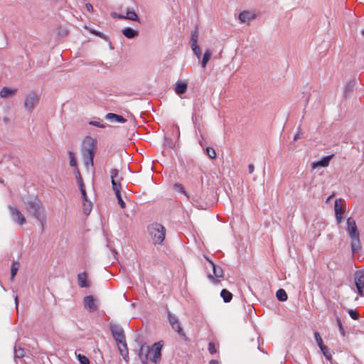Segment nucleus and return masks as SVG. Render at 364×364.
I'll return each instance as SVG.
<instances>
[{"instance_id":"obj_1","label":"nucleus","mask_w":364,"mask_h":364,"mask_svg":"<svg viewBox=\"0 0 364 364\" xmlns=\"http://www.w3.org/2000/svg\"><path fill=\"white\" fill-rule=\"evenodd\" d=\"M163 344L161 342L155 343L152 346L144 344L141 346L139 357L143 363H146L149 360L154 363H159L161 358V348Z\"/></svg>"},{"instance_id":"obj_2","label":"nucleus","mask_w":364,"mask_h":364,"mask_svg":"<svg viewBox=\"0 0 364 364\" xmlns=\"http://www.w3.org/2000/svg\"><path fill=\"white\" fill-rule=\"evenodd\" d=\"M110 330L112 336L117 343L118 348L121 355L127 360L128 358V348L126 343L124 331L121 326L115 323H110Z\"/></svg>"},{"instance_id":"obj_3","label":"nucleus","mask_w":364,"mask_h":364,"mask_svg":"<svg viewBox=\"0 0 364 364\" xmlns=\"http://www.w3.org/2000/svg\"><path fill=\"white\" fill-rule=\"evenodd\" d=\"M346 231L350 238L352 252L353 254L358 252L361 249L360 234L358 230L355 221L352 218H348L347 220Z\"/></svg>"},{"instance_id":"obj_4","label":"nucleus","mask_w":364,"mask_h":364,"mask_svg":"<svg viewBox=\"0 0 364 364\" xmlns=\"http://www.w3.org/2000/svg\"><path fill=\"white\" fill-rule=\"evenodd\" d=\"M26 210L42 224L46 220L45 210L41 201L38 198H34L26 203Z\"/></svg>"},{"instance_id":"obj_5","label":"nucleus","mask_w":364,"mask_h":364,"mask_svg":"<svg viewBox=\"0 0 364 364\" xmlns=\"http://www.w3.org/2000/svg\"><path fill=\"white\" fill-rule=\"evenodd\" d=\"M96 140L92 137H87L84 141V157L85 165L87 166L89 164L93 166V159L96 151Z\"/></svg>"},{"instance_id":"obj_6","label":"nucleus","mask_w":364,"mask_h":364,"mask_svg":"<svg viewBox=\"0 0 364 364\" xmlns=\"http://www.w3.org/2000/svg\"><path fill=\"white\" fill-rule=\"evenodd\" d=\"M149 233L155 245L161 244L166 235V230L164 227L159 223H153L148 227Z\"/></svg>"},{"instance_id":"obj_7","label":"nucleus","mask_w":364,"mask_h":364,"mask_svg":"<svg viewBox=\"0 0 364 364\" xmlns=\"http://www.w3.org/2000/svg\"><path fill=\"white\" fill-rule=\"evenodd\" d=\"M40 100V96L35 92H28L24 100V107L28 112H32L38 105Z\"/></svg>"},{"instance_id":"obj_8","label":"nucleus","mask_w":364,"mask_h":364,"mask_svg":"<svg viewBox=\"0 0 364 364\" xmlns=\"http://www.w3.org/2000/svg\"><path fill=\"white\" fill-rule=\"evenodd\" d=\"M205 258L208 262L210 267L213 269V274H209L208 276V278L214 283L218 282L220 279L223 278L224 276L223 269L220 266L215 265L208 257H205Z\"/></svg>"},{"instance_id":"obj_9","label":"nucleus","mask_w":364,"mask_h":364,"mask_svg":"<svg viewBox=\"0 0 364 364\" xmlns=\"http://www.w3.org/2000/svg\"><path fill=\"white\" fill-rule=\"evenodd\" d=\"M354 282L360 296H363L364 289V270L356 271L354 274Z\"/></svg>"},{"instance_id":"obj_10","label":"nucleus","mask_w":364,"mask_h":364,"mask_svg":"<svg viewBox=\"0 0 364 364\" xmlns=\"http://www.w3.org/2000/svg\"><path fill=\"white\" fill-rule=\"evenodd\" d=\"M9 209L11 219L14 223L20 225H24L26 223L25 217L18 208L10 205L9 206Z\"/></svg>"},{"instance_id":"obj_11","label":"nucleus","mask_w":364,"mask_h":364,"mask_svg":"<svg viewBox=\"0 0 364 364\" xmlns=\"http://www.w3.org/2000/svg\"><path fill=\"white\" fill-rule=\"evenodd\" d=\"M110 176L112 189L121 188V181L122 178L119 175V171L116 168L111 169Z\"/></svg>"},{"instance_id":"obj_12","label":"nucleus","mask_w":364,"mask_h":364,"mask_svg":"<svg viewBox=\"0 0 364 364\" xmlns=\"http://www.w3.org/2000/svg\"><path fill=\"white\" fill-rule=\"evenodd\" d=\"M84 306L89 311L94 312L97 310V304L92 296H87L83 300Z\"/></svg>"},{"instance_id":"obj_13","label":"nucleus","mask_w":364,"mask_h":364,"mask_svg":"<svg viewBox=\"0 0 364 364\" xmlns=\"http://www.w3.org/2000/svg\"><path fill=\"white\" fill-rule=\"evenodd\" d=\"M342 200H336L335 202V214L338 223H341L343 219V206H342Z\"/></svg>"},{"instance_id":"obj_14","label":"nucleus","mask_w":364,"mask_h":364,"mask_svg":"<svg viewBox=\"0 0 364 364\" xmlns=\"http://www.w3.org/2000/svg\"><path fill=\"white\" fill-rule=\"evenodd\" d=\"M255 18V14L249 11H244L239 14V20L242 23H249L251 21Z\"/></svg>"},{"instance_id":"obj_15","label":"nucleus","mask_w":364,"mask_h":364,"mask_svg":"<svg viewBox=\"0 0 364 364\" xmlns=\"http://www.w3.org/2000/svg\"><path fill=\"white\" fill-rule=\"evenodd\" d=\"M333 155L331 154V155L323 157L321 160H320L318 161L313 162L311 164L312 168L314 169L318 166H321V167L328 166L329 164V162H330L331 159L333 158Z\"/></svg>"},{"instance_id":"obj_16","label":"nucleus","mask_w":364,"mask_h":364,"mask_svg":"<svg viewBox=\"0 0 364 364\" xmlns=\"http://www.w3.org/2000/svg\"><path fill=\"white\" fill-rule=\"evenodd\" d=\"M188 82L186 81H178L176 85L175 91L178 95H182L187 90Z\"/></svg>"},{"instance_id":"obj_17","label":"nucleus","mask_w":364,"mask_h":364,"mask_svg":"<svg viewBox=\"0 0 364 364\" xmlns=\"http://www.w3.org/2000/svg\"><path fill=\"white\" fill-rule=\"evenodd\" d=\"M17 92V89H12L7 87H4L0 90V97L3 98L11 97L15 95Z\"/></svg>"},{"instance_id":"obj_18","label":"nucleus","mask_w":364,"mask_h":364,"mask_svg":"<svg viewBox=\"0 0 364 364\" xmlns=\"http://www.w3.org/2000/svg\"><path fill=\"white\" fill-rule=\"evenodd\" d=\"M78 284L80 287L86 288L89 287V282L87 279V274L85 272L80 273L77 275Z\"/></svg>"},{"instance_id":"obj_19","label":"nucleus","mask_w":364,"mask_h":364,"mask_svg":"<svg viewBox=\"0 0 364 364\" xmlns=\"http://www.w3.org/2000/svg\"><path fill=\"white\" fill-rule=\"evenodd\" d=\"M106 119L111 122H116L119 123H124L126 122V119L122 116L114 113H108L106 115Z\"/></svg>"},{"instance_id":"obj_20","label":"nucleus","mask_w":364,"mask_h":364,"mask_svg":"<svg viewBox=\"0 0 364 364\" xmlns=\"http://www.w3.org/2000/svg\"><path fill=\"white\" fill-rule=\"evenodd\" d=\"M122 33L128 38H133L138 36V31L129 27L125 28Z\"/></svg>"},{"instance_id":"obj_21","label":"nucleus","mask_w":364,"mask_h":364,"mask_svg":"<svg viewBox=\"0 0 364 364\" xmlns=\"http://www.w3.org/2000/svg\"><path fill=\"white\" fill-rule=\"evenodd\" d=\"M198 31L196 28L194 31H191V37L190 41L191 47H196L198 46Z\"/></svg>"},{"instance_id":"obj_22","label":"nucleus","mask_w":364,"mask_h":364,"mask_svg":"<svg viewBox=\"0 0 364 364\" xmlns=\"http://www.w3.org/2000/svg\"><path fill=\"white\" fill-rule=\"evenodd\" d=\"M220 296L225 303L230 302L232 299V293L225 289L221 291Z\"/></svg>"},{"instance_id":"obj_23","label":"nucleus","mask_w":364,"mask_h":364,"mask_svg":"<svg viewBox=\"0 0 364 364\" xmlns=\"http://www.w3.org/2000/svg\"><path fill=\"white\" fill-rule=\"evenodd\" d=\"M211 55H212L211 51L209 49L206 50L203 55L202 61H201L202 68H205L206 67V65H207L208 62L210 60Z\"/></svg>"},{"instance_id":"obj_24","label":"nucleus","mask_w":364,"mask_h":364,"mask_svg":"<svg viewBox=\"0 0 364 364\" xmlns=\"http://www.w3.org/2000/svg\"><path fill=\"white\" fill-rule=\"evenodd\" d=\"M80 192H81V194H82V198L83 200L85 202L84 203L85 210H88L89 211H90V210H91V203H89L88 204H87V193H86L85 188H81Z\"/></svg>"},{"instance_id":"obj_25","label":"nucleus","mask_w":364,"mask_h":364,"mask_svg":"<svg viewBox=\"0 0 364 364\" xmlns=\"http://www.w3.org/2000/svg\"><path fill=\"white\" fill-rule=\"evenodd\" d=\"M120 189L121 188H117V189H113V191L116 195L119 205H120V207L122 208H124L126 205H125L124 201L122 200V196L120 193Z\"/></svg>"},{"instance_id":"obj_26","label":"nucleus","mask_w":364,"mask_h":364,"mask_svg":"<svg viewBox=\"0 0 364 364\" xmlns=\"http://www.w3.org/2000/svg\"><path fill=\"white\" fill-rule=\"evenodd\" d=\"M277 298L281 301H285L287 300V294L283 289H279L276 293Z\"/></svg>"},{"instance_id":"obj_27","label":"nucleus","mask_w":364,"mask_h":364,"mask_svg":"<svg viewBox=\"0 0 364 364\" xmlns=\"http://www.w3.org/2000/svg\"><path fill=\"white\" fill-rule=\"evenodd\" d=\"M126 19H129L131 21H138L139 18L136 12L134 11H131L129 9H127V14L125 16Z\"/></svg>"},{"instance_id":"obj_28","label":"nucleus","mask_w":364,"mask_h":364,"mask_svg":"<svg viewBox=\"0 0 364 364\" xmlns=\"http://www.w3.org/2000/svg\"><path fill=\"white\" fill-rule=\"evenodd\" d=\"M172 328L176 331L181 336H185L183 328L181 326L179 321L171 325Z\"/></svg>"},{"instance_id":"obj_29","label":"nucleus","mask_w":364,"mask_h":364,"mask_svg":"<svg viewBox=\"0 0 364 364\" xmlns=\"http://www.w3.org/2000/svg\"><path fill=\"white\" fill-rule=\"evenodd\" d=\"M15 358H21L24 356V350L20 347L15 346L14 348Z\"/></svg>"},{"instance_id":"obj_30","label":"nucleus","mask_w":364,"mask_h":364,"mask_svg":"<svg viewBox=\"0 0 364 364\" xmlns=\"http://www.w3.org/2000/svg\"><path fill=\"white\" fill-rule=\"evenodd\" d=\"M69 159H70V165L72 167L77 168V160L75 159V154L72 151L68 152Z\"/></svg>"},{"instance_id":"obj_31","label":"nucleus","mask_w":364,"mask_h":364,"mask_svg":"<svg viewBox=\"0 0 364 364\" xmlns=\"http://www.w3.org/2000/svg\"><path fill=\"white\" fill-rule=\"evenodd\" d=\"M320 349L326 359H331L332 355L327 346L323 345Z\"/></svg>"},{"instance_id":"obj_32","label":"nucleus","mask_w":364,"mask_h":364,"mask_svg":"<svg viewBox=\"0 0 364 364\" xmlns=\"http://www.w3.org/2000/svg\"><path fill=\"white\" fill-rule=\"evenodd\" d=\"M18 269V262H13L11 265V278L14 279V277L16 275V273Z\"/></svg>"},{"instance_id":"obj_33","label":"nucleus","mask_w":364,"mask_h":364,"mask_svg":"<svg viewBox=\"0 0 364 364\" xmlns=\"http://www.w3.org/2000/svg\"><path fill=\"white\" fill-rule=\"evenodd\" d=\"M314 338L319 348H321L323 346L322 338L318 332L316 331L314 333Z\"/></svg>"},{"instance_id":"obj_34","label":"nucleus","mask_w":364,"mask_h":364,"mask_svg":"<svg viewBox=\"0 0 364 364\" xmlns=\"http://www.w3.org/2000/svg\"><path fill=\"white\" fill-rule=\"evenodd\" d=\"M206 154L210 159H215L216 156V153L214 149L211 147L206 148Z\"/></svg>"},{"instance_id":"obj_35","label":"nucleus","mask_w":364,"mask_h":364,"mask_svg":"<svg viewBox=\"0 0 364 364\" xmlns=\"http://www.w3.org/2000/svg\"><path fill=\"white\" fill-rule=\"evenodd\" d=\"M77 183H78V185H79V188H80V190H81V188H85V186H84V183H83V181H82V178L80 176V171L77 168Z\"/></svg>"},{"instance_id":"obj_36","label":"nucleus","mask_w":364,"mask_h":364,"mask_svg":"<svg viewBox=\"0 0 364 364\" xmlns=\"http://www.w3.org/2000/svg\"><path fill=\"white\" fill-rule=\"evenodd\" d=\"M191 49L193 50V53L195 54V55L198 58L200 59V56H201V50L199 48L198 46H196V47H191Z\"/></svg>"},{"instance_id":"obj_37","label":"nucleus","mask_w":364,"mask_h":364,"mask_svg":"<svg viewBox=\"0 0 364 364\" xmlns=\"http://www.w3.org/2000/svg\"><path fill=\"white\" fill-rule=\"evenodd\" d=\"M174 188H175L176 191L186 195V191H185V189H184V188H183L182 184H181V183H175Z\"/></svg>"},{"instance_id":"obj_38","label":"nucleus","mask_w":364,"mask_h":364,"mask_svg":"<svg viewBox=\"0 0 364 364\" xmlns=\"http://www.w3.org/2000/svg\"><path fill=\"white\" fill-rule=\"evenodd\" d=\"M77 357L81 364H90V361L86 356L79 354Z\"/></svg>"},{"instance_id":"obj_39","label":"nucleus","mask_w":364,"mask_h":364,"mask_svg":"<svg viewBox=\"0 0 364 364\" xmlns=\"http://www.w3.org/2000/svg\"><path fill=\"white\" fill-rule=\"evenodd\" d=\"M168 321H169V323H170V324L171 326L174 323L178 322V318L175 315L169 313L168 314Z\"/></svg>"},{"instance_id":"obj_40","label":"nucleus","mask_w":364,"mask_h":364,"mask_svg":"<svg viewBox=\"0 0 364 364\" xmlns=\"http://www.w3.org/2000/svg\"><path fill=\"white\" fill-rule=\"evenodd\" d=\"M208 351L210 354L216 353L217 349L215 344L213 342H210L208 344Z\"/></svg>"},{"instance_id":"obj_41","label":"nucleus","mask_w":364,"mask_h":364,"mask_svg":"<svg viewBox=\"0 0 364 364\" xmlns=\"http://www.w3.org/2000/svg\"><path fill=\"white\" fill-rule=\"evenodd\" d=\"M337 323H338V326L339 331H340L341 334L342 335V336H345L346 332H345L344 328L343 327V325H342L341 321L339 318H337Z\"/></svg>"},{"instance_id":"obj_42","label":"nucleus","mask_w":364,"mask_h":364,"mask_svg":"<svg viewBox=\"0 0 364 364\" xmlns=\"http://www.w3.org/2000/svg\"><path fill=\"white\" fill-rule=\"evenodd\" d=\"M90 124L95 126V127H100V128H104L105 127L104 124L102 122H100V121H91L90 122Z\"/></svg>"},{"instance_id":"obj_43","label":"nucleus","mask_w":364,"mask_h":364,"mask_svg":"<svg viewBox=\"0 0 364 364\" xmlns=\"http://www.w3.org/2000/svg\"><path fill=\"white\" fill-rule=\"evenodd\" d=\"M349 315H350V316L353 319H354V320L358 319V317H359L358 314L356 311H353V310H350V311H349Z\"/></svg>"},{"instance_id":"obj_44","label":"nucleus","mask_w":364,"mask_h":364,"mask_svg":"<svg viewBox=\"0 0 364 364\" xmlns=\"http://www.w3.org/2000/svg\"><path fill=\"white\" fill-rule=\"evenodd\" d=\"M85 8H86V10H87L88 12H90V13H91V12H92V11H93V6H92V5L91 4H90V3H87V4H85Z\"/></svg>"},{"instance_id":"obj_45","label":"nucleus","mask_w":364,"mask_h":364,"mask_svg":"<svg viewBox=\"0 0 364 364\" xmlns=\"http://www.w3.org/2000/svg\"><path fill=\"white\" fill-rule=\"evenodd\" d=\"M112 16H114L115 18H120V19H126L125 16L122 15V14H117L116 13L112 14Z\"/></svg>"},{"instance_id":"obj_46","label":"nucleus","mask_w":364,"mask_h":364,"mask_svg":"<svg viewBox=\"0 0 364 364\" xmlns=\"http://www.w3.org/2000/svg\"><path fill=\"white\" fill-rule=\"evenodd\" d=\"M248 170H249V172H250V173H252L254 171V170H255L254 165H253V164H250V165L248 166Z\"/></svg>"},{"instance_id":"obj_47","label":"nucleus","mask_w":364,"mask_h":364,"mask_svg":"<svg viewBox=\"0 0 364 364\" xmlns=\"http://www.w3.org/2000/svg\"><path fill=\"white\" fill-rule=\"evenodd\" d=\"M210 364H220V363L218 360H211L210 361Z\"/></svg>"},{"instance_id":"obj_48","label":"nucleus","mask_w":364,"mask_h":364,"mask_svg":"<svg viewBox=\"0 0 364 364\" xmlns=\"http://www.w3.org/2000/svg\"><path fill=\"white\" fill-rule=\"evenodd\" d=\"M15 301H16V305L17 306H18V298H17V296L15 297Z\"/></svg>"},{"instance_id":"obj_49","label":"nucleus","mask_w":364,"mask_h":364,"mask_svg":"<svg viewBox=\"0 0 364 364\" xmlns=\"http://www.w3.org/2000/svg\"><path fill=\"white\" fill-rule=\"evenodd\" d=\"M299 135H297V134H296V135L294 136V140H296V139H299Z\"/></svg>"},{"instance_id":"obj_50","label":"nucleus","mask_w":364,"mask_h":364,"mask_svg":"<svg viewBox=\"0 0 364 364\" xmlns=\"http://www.w3.org/2000/svg\"><path fill=\"white\" fill-rule=\"evenodd\" d=\"M92 33L96 34V35H98V33L97 32H95V31H93Z\"/></svg>"},{"instance_id":"obj_51","label":"nucleus","mask_w":364,"mask_h":364,"mask_svg":"<svg viewBox=\"0 0 364 364\" xmlns=\"http://www.w3.org/2000/svg\"><path fill=\"white\" fill-rule=\"evenodd\" d=\"M362 33L364 36V29L363 30Z\"/></svg>"}]
</instances>
